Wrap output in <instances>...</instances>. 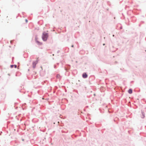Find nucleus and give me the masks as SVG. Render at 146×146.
I'll return each instance as SVG.
<instances>
[{"mask_svg": "<svg viewBox=\"0 0 146 146\" xmlns=\"http://www.w3.org/2000/svg\"><path fill=\"white\" fill-rule=\"evenodd\" d=\"M47 37L48 35L46 33H44L42 36V39L44 41L46 40Z\"/></svg>", "mask_w": 146, "mask_h": 146, "instance_id": "f257e3e1", "label": "nucleus"}, {"mask_svg": "<svg viewBox=\"0 0 146 146\" xmlns=\"http://www.w3.org/2000/svg\"><path fill=\"white\" fill-rule=\"evenodd\" d=\"M38 61V58H37L36 61L33 62V68H35L36 64L37 63Z\"/></svg>", "mask_w": 146, "mask_h": 146, "instance_id": "f03ea898", "label": "nucleus"}, {"mask_svg": "<svg viewBox=\"0 0 146 146\" xmlns=\"http://www.w3.org/2000/svg\"><path fill=\"white\" fill-rule=\"evenodd\" d=\"M87 76H88L86 73H84L82 75V77L84 78H86Z\"/></svg>", "mask_w": 146, "mask_h": 146, "instance_id": "7ed1b4c3", "label": "nucleus"}, {"mask_svg": "<svg viewBox=\"0 0 146 146\" xmlns=\"http://www.w3.org/2000/svg\"><path fill=\"white\" fill-rule=\"evenodd\" d=\"M10 66L11 68H13V67H14L15 68H16L17 66V65H11Z\"/></svg>", "mask_w": 146, "mask_h": 146, "instance_id": "20e7f679", "label": "nucleus"}, {"mask_svg": "<svg viewBox=\"0 0 146 146\" xmlns=\"http://www.w3.org/2000/svg\"><path fill=\"white\" fill-rule=\"evenodd\" d=\"M132 90L131 89H130L128 90V93L129 94H131L132 93Z\"/></svg>", "mask_w": 146, "mask_h": 146, "instance_id": "39448f33", "label": "nucleus"}, {"mask_svg": "<svg viewBox=\"0 0 146 146\" xmlns=\"http://www.w3.org/2000/svg\"><path fill=\"white\" fill-rule=\"evenodd\" d=\"M56 78H60V74H58L56 76Z\"/></svg>", "mask_w": 146, "mask_h": 146, "instance_id": "423d86ee", "label": "nucleus"}, {"mask_svg": "<svg viewBox=\"0 0 146 146\" xmlns=\"http://www.w3.org/2000/svg\"><path fill=\"white\" fill-rule=\"evenodd\" d=\"M37 42L38 43H39V44H41V43L39 42H38V41H37Z\"/></svg>", "mask_w": 146, "mask_h": 146, "instance_id": "0eeeda50", "label": "nucleus"}, {"mask_svg": "<svg viewBox=\"0 0 146 146\" xmlns=\"http://www.w3.org/2000/svg\"><path fill=\"white\" fill-rule=\"evenodd\" d=\"M25 21H26V23H27L28 22V20L27 19H25Z\"/></svg>", "mask_w": 146, "mask_h": 146, "instance_id": "6e6552de", "label": "nucleus"}, {"mask_svg": "<svg viewBox=\"0 0 146 146\" xmlns=\"http://www.w3.org/2000/svg\"><path fill=\"white\" fill-rule=\"evenodd\" d=\"M12 41H11V43H12Z\"/></svg>", "mask_w": 146, "mask_h": 146, "instance_id": "1a4fd4ad", "label": "nucleus"}, {"mask_svg": "<svg viewBox=\"0 0 146 146\" xmlns=\"http://www.w3.org/2000/svg\"><path fill=\"white\" fill-rule=\"evenodd\" d=\"M73 46H74L73 45L72 46V47H73Z\"/></svg>", "mask_w": 146, "mask_h": 146, "instance_id": "9d476101", "label": "nucleus"}]
</instances>
